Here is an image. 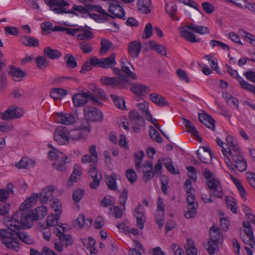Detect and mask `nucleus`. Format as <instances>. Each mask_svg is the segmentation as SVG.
Returning a JSON list of instances; mask_svg holds the SVG:
<instances>
[{"label":"nucleus","mask_w":255,"mask_h":255,"mask_svg":"<svg viewBox=\"0 0 255 255\" xmlns=\"http://www.w3.org/2000/svg\"><path fill=\"white\" fill-rule=\"evenodd\" d=\"M186 27L188 29H190L194 32L201 34L209 33V29L207 27L197 25L194 23H190V24L186 25Z\"/></svg>","instance_id":"obj_30"},{"label":"nucleus","mask_w":255,"mask_h":255,"mask_svg":"<svg viewBox=\"0 0 255 255\" xmlns=\"http://www.w3.org/2000/svg\"><path fill=\"white\" fill-rule=\"evenodd\" d=\"M184 121L186 130L191 133L198 142H202V138L198 135V132L194 125L188 120L184 119Z\"/></svg>","instance_id":"obj_21"},{"label":"nucleus","mask_w":255,"mask_h":255,"mask_svg":"<svg viewBox=\"0 0 255 255\" xmlns=\"http://www.w3.org/2000/svg\"><path fill=\"white\" fill-rule=\"evenodd\" d=\"M221 227L224 231H227L230 226V221L227 217L222 213L220 214Z\"/></svg>","instance_id":"obj_63"},{"label":"nucleus","mask_w":255,"mask_h":255,"mask_svg":"<svg viewBox=\"0 0 255 255\" xmlns=\"http://www.w3.org/2000/svg\"><path fill=\"white\" fill-rule=\"evenodd\" d=\"M149 132L150 137L153 140L158 143H161L162 142V138L159 133L153 127H151V128L150 129Z\"/></svg>","instance_id":"obj_61"},{"label":"nucleus","mask_w":255,"mask_h":255,"mask_svg":"<svg viewBox=\"0 0 255 255\" xmlns=\"http://www.w3.org/2000/svg\"><path fill=\"white\" fill-rule=\"evenodd\" d=\"M79 48L83 53H90L93 51L92 45L86 41H82L79 43Z\"/></svg>","instance_id":"obj_54"},{"label":"nucleus","mask_w":255,"mask_h":255,"mask_svg":"<svg viewBox=\"0 0 255 255\" xmlns=\"http://www.w3.org/2000/svg\"><path fill=\"white\" fill-rule=\"evenodd\" d=\"M97 66L102 68H113L117 64L116 61V54H112L109 57L98 59L96 57Z\"/></svg>","instance_id":"obj_14"},{"label":"nucleus","mask_w":255,"mask_h":255,"mask_svg":"<svg viewBox=\"0 0 255 255\" xmlns=\"http://www.w3.org/2000/svg\"><path fill=\"white\" fill-rule=\"evenodd\" d=\"M187 28L185 26L179 27L180 30V35L185 40L190 41L192 43L199 42L200 41L199 39H196V35L191 32L188 31L186 29Z\"/></svg>","instance_id":"obj_22"},{"label":"nucleus","mask_w":255,"mask_h":255,"mask_svg":"<svg viewBox=\"0 0 255 255\" xmlns=\"http://www.w3.org/2000/svg\"><path fill=\"white\" fill-rule=\"evenodd\" d=\"M198 117L200 121L208 128L214 130L215 121L206 113L199 114Z\"/></svg>","instance_id":"obj_16"},{"label":"nucleus","mask_w":255,"mask_h":255,"mask_svg":"<svg viewBox=\"0 0 255 255\" xmlns=\"http://www.w3.org/2000/svg\"><path fill=\"white\" fill-rule=\"evenodd\" d=\"M112 68L115 75L118 76V77L117 78L121 80L122 81L121 85L120 86V88H126L128 85L129 84L128 77L121 72V70H120L119 68L113 67Z\"/></svg>","instance_id":"obj_29"},{"label":"nucleus","mask_w":255,"mask_h":255,"mask_svg":"<svg viewBox=\"0 0 255 255\" xmlns=\"http://www.w3.org/2000/svg\"><path fill=\"white\" fill-rule=\"evenodd\" d=\"M23 114V112L21 109H18L14 106H10L1 114L0 118L2 120H10L15 118H19L22 116Z\"/></svg>","instance_id":"obj_12"},{"label":"nucleus","mask_w":255,"mask_h":255,"mask_svg":"<svg viewBox=\"0 0 255 255\" xmlns=\"http://www.w3.org/2000/svg\"><path fill=\"white\" fill-rule=\"evenodd\" d=\"M60 160L57 162H54L53 163V167L56 168L58 171H63L66 170V163H68L70 161L68 158L67 160L64 159H62L59 158Z\"/></svg>","instance_id":"obj_53"},{"label":"nucleus","mask_w":255,"mask_h":255,"mask_svg":"<svg viewBox=\"0 0 255 255\" xmlns=\"http://www.w3.org/2000/svg\"><path fill=\"white\" fill-rule=\"evenodd\" d=\"M127 59L126 58H121L120 60V63L121 64V70L126 74L127 77H129L133 80H136L137 79V77L135 74L131 72L129 70V67L125 65V61Z\"/></svg>","instance_id":"obj_38"},{"label":"nucleus","mask_w":255,"mask_h":255,"mask_svg":"<svg viewBox=\"0 0 255 255\" xmlns=\"http://www.w3.org/2000/svg\"><path fill=\"white\" fill-rule=\"evenodd\" d=\"M33 219L34 221L43 219L47 214V209L45 206H39L35 208L32 212Z\"/></svg>","instance_id":"obj_26"},{"label":"nucleus","mask_w":255,"mask_h":255,"mask_svg":"<svg viewBox=\"0 0 255 255\" xmlns=\"http://www.w3.org/2000/svg\"><path fill=\"white\" fill-rule=\"evenodd\" d=\"M89 99L98 103L97 98L88 91H82L81 93L75 94L72 97L73 104L76 107L84 106L88 102Z\"/></svg>","instance_id":"obj_5"},{"label":"nucleus","mask_w":255,"mask_h":255,"mask_svg":"<svg viewBox=\"0 0 255 255\" xmlns=\"http://www.w3.org/2000/svg\"><path fill=\"white\" fill-rule=\"evenodd\" d=\"M37 197V194L33 193L19 206L18 212H21V214H22V216L20 218L21 223V227L27 226L30 228L32 225V222L34 221L33 219L32 213H31V214H30L25 210L30 208L34 204Z\"/></svg>","instance_id":"obj_2"},{"label":"nucleus","mask_w":255,"mask_h":255,"mask_svg":"<svg viewBox=\"0 0 255 255\" xmlns=\"http://www.w3.org/2000/svg\"><path fill=\"white\" fill-rule=\"evenodd\" d=\"M95 59L96 57L94 56L87 60L82 65L81 69L80 71V73H85L86 72L89 71L92 69V66H97Z\"/></svg>","instance_id":"obj_34"},{"label":"nucleus","mask_w":255,"mask_h":255,"mask_svg":"<svg viewBox=\"0 0 255 255\" xmlns=\"http://www.w3.org/2000/svg\"><path fill=\"white\" fill-rule=\"evenodd\" d=\"M22 216L21 212H16L11 217H6L4 219V223L8 230L12 231L19 230L21 228L20 218Z\"/></svg>","instance_id":"obj_8"},{"label":"nucleus","mask_w":255,"mask_h":255,"mask_svg":"<svg viewBox=\"0 0 255 255\" xmlns=\"http://www.w3.org/2000/svg\"><path fill=\"white\" fill-rule=\"evenodd\" d=\"M61 214H56L55 215L51 214L49 215L46 219L47 227L48 228L53 227L58 224V220Z\"/></svg>","instance_id":"obj_45"},{"label":"nucleus","mask_w":255,"mask_h":255,"mask_svg":"<svg viewBox=\"0 0 255 255\" xmlns=\"http://www.w3.org/2000/svg\"><path fill=\"white\" fill-rule=\"evenodd\" d=\"M43 54L45 56L51 59H57L62 56V53L60 51L57 49H52L50 47H47L44 49Z\"/></svg>","instance_id":"obj_28"},{"label":"nucleus","mask_w":255,"mask_h":255,"mask_svg":"<svg viewBox=\"0 0 255 255\" xmlns=\"http://www.w3.org/2000/svg\"><path fill=\"white\" fill-rule=\"evenodd\" d=\"M153 28L151 23H148L146 24L142 37L143 39L149 38L152 34Z\"/></svg>","instance_id":"obj_60"},{"label":"nucleus","mask_w":255,"mask_h":255,"mask_svg":"<svg viewBox=\"0 0 255 255\" xmlns=\"http://www.w3.org/2000/svg\"><path fill=\"white\" fill-rule=\"evenodd\" d=\"M164 213L157 212L155 216V220L158 224V228L161 229L164 223Z\"/></svg>","instance_id":"obj_64"},{"label":"nucleus","mask_w":255,"mask_h":255,"mask_svg":"<svg viewBox=\"0 0 255 255\" xmlns=\"http://www.w3.org/2000/svg\"><path fill=\"white\" fill-rule=\"evenodd\" d=\"M77 222L79 226L82 228L90 226L92 224V220L90 218H86L84 214H81L78 216Z\"/></svg>","instance_id":"obj_43"},{"label":"nucleus","mask_w":255,"mask_h":255,"mask_svg":"<svg viewBox=\"0 0 255 255\" xmlns=\"http://www.w3.org/2000/svg\"><path fill=\"white\" fill-rule=\"evenodd\" d=\"M86 119L91 122H101L103 120L102 112L94 107L87 106L84 108Z\"/></svg>","instance_id":"obj_9"},{"label":"nucleus","mask_w":255,"mask_h":255,"mask_svg":"<svg viewBox=\"0 0 255 255\" xmlns=\"http://www.w3.org/2000/svg\"><path fill=\"white\" fill-rule=\"evenodd\" d=\"M210 238L208 240L212 241L215 245H218L219 241L222 238V234L220 229L215 226L212 227L210 229Z\"/></svg>","instance_id":"obj_19"},{"label":"nucleus","mask_w":255,"mask_h":255,"mask_svg":"<svg viewBox=\"0 0 255 255\" xmlns=\"http://www.w3.org/2000/svg\"><path fill=\"white\" fill-rule=\"evenodd\" d=\"M97 163L90 164L89 168V173L93 181L90 183V186L92 189H96L100 184L102 176L100 172H98L96 168Z\"/></svg>","instance_id":"obj_10"},{"label":"nucleus","mask_w":255,"mask_h":255,"mask_svg":"<svg viewBox=\"0 0 255 255\" xmlns=\"http://www.w3.org/2000/svg\"><path fill=\"white\" fill-rule=\"evenodd\" d=\"M231 179L232 180L234 184L236 185L238 190L241 195V196L243 198H245L246 196V191L242 185L240 180L236 177H234L233 175H231Z\"/></svg>","instance_id":"obj_52"},{"label":"nucleus","mask_w":255,"mask_h":255,"mask_svg":"<svg viewBox=\"0 0 255 255\" xmlns=\"http://www.w3.org/2000/svg\"><path fill=\"white\" fill-rule=\"evenodd\" d=\"M49 145L50 147L52 149V150L49 151L48 152V156L50 159L54 160H58L59 158H61L62 159H64L65 160H67L68 159V157L64 155L63 152L53 148L51 144Z\"/></svg>","instance_id":"obj_32"},{"label":"nucleus","mask_w":255,"mask_h":255,"mask_svg":"<svg viewBox=\"0 0 255 255\" xmlns=\"http://www.w3.org/2000/svg\"><path fill=\"white\" fill-rule=\"evenodd\" d=\"M50 206L52 209L54 211L56 214H61L62 213V205L61 202L58 199H52L50 201Z\"/></svg>","instance_id":"obj_48"},{"label":"nucleus","mask_w":255,"mask_h":255,"mask_svg":"<svg viewBox=\"0 0 255 255\" xmlns=\"http://www.w3.org/2000/svg\"><path fill=\"white\" fill-rule=\"evenodd\" d=\"M17 233V232L6 229L0 230V237L2 243L8 248H12L15 251L19 250Z\"/></svg>","instance_id":"obj_3"},{"label":"nucleus","mask_w":255,"mask_h":255,"mask_svg":"<svg viewBox=\"0 0 255 255\" xmlns=\"http://www.w3.org/2000/svg\"><path fill=\"white\" fill-rule=\"evenodd\" d=\"M130 90L136 95H142L149 92V88L140 83H134L131 86Z\"/></svg>","instance_id":"obj_24"},{"label":"nucleus","mask_w":255,"mask_h":255,"mask_svg":"<svg viewBox=\"0 0 255 255\" xmlns=\"http://www.w3.org/2000/svg\"><path fill=\"white\" fill-rule=\"evenodd\" d=\"M151 5L150 0H138L137 8L142 13H149L151 12Z\"/></svg>","instance_id":"obj_25"},{"label":"nucleus","mask_w":255,"mask_h":255,"mask_svg":"<svg viewBox=\"0 0 255 255\" xmlns=\"http://www.w3.org/2000/svg\"><path fill=\"white\" fill-rule=\"evenodd\" d=\"M54 190V189L53 186H48L44 188L39 195L37 194L38 195L37 198L38 197L40 198L42 203H46L48 201L49 199L52 196Z\"/></svg>","instance_id":"obj_20"},{"label":"nucleus","mask_w":255,"mask_h":255,"mask_svg":"<svg viewBox=\"0 0 255 255\" xmlns=\"http://www.w3.org/2000/svg\"><path fill=\"white\" fill-rule=\"evenodd\" d=\"M90 130V125L88 122L86 125H82L79 128L71 130L69 131V142L70 140L71 141H75L85 139Z\"/></svg>","instance_id":"obj_4"},{"label":"nucleus","mask_w":255,"mask_h":255,"mask_svg":"<svg viewBox=\"0 0 255 255\" xmlns=\"http://www.w3.org/2000/svg\"><path fill=\"white\" fill-rule=\"evenodd\" d=\"M117 175L115 173H112L110 176L106 177V183L110 189L113 190H116L117 189Z\"/></svg>","instance_id":"obj_39"},{"label":"nucleus","mask_w":255,"mask_h":255,"mask_svg":"<svg viewBox=\"0 0 255 255\" xmlns=\"http://www.w3.org/2000/svg\"><path fill=\"white\" fill-rule=\"evenodd\" d=\"M141 45L139 41H133L129 43L128 52L132 58L138 57L141 51Z\"/></svg>","instance_id":"obj_15"},{"label":"nucleus","mask_w":255,"mask_h":255,"mask_svg":"<svg viewBox=\"0 0 255 255\" xmlns=\"http://www.w3.org/2000/svg\"><path fill=\"white\" fill-rule=\"evenodd\" d=\"M113 43L109 40L106 39H102L101 40V47L100 50L101 55H104L109 50L112 46Z\"/></svg>","instance_id":"obj_47"},{"label":"nucleus","mask_w":255,"mask_h":255,"mask_svg":"<svg viewBox=\"0 0 255 255\" xmlns=\"http://www.w3.org/2000/svg\"><path fill=\"white\" fill-rule=\"evenodd\" d=\"M67 94V91L62 88H54L50 92V96L54 100L59 99Z\"/></svg>","instance_id":"obj_41"},{"label":"nucleus","mask_w":255,"mask_h":255,"mask_svg":"<svg viewBox=\"0 0 255 255\" xmlns=\"http://www.w3.org/2000/svg\"><path fill=\"white\" fill-rule=\"evenodd\" d=\"M185 249L187 255H197V250L192 240H187L185 245Z\"/></svg>","instance_id":"obj_33"},{"label":"nucleus","mask_w":255,"mask_h":255,"mask_svg":"<svg viewBox=\"0 0 255 255\" xmlns=\"http://www.w3.org/2000/svg\"><path fill=\"white\" fill-rule=\"evenodd\" d=\"M9 74L12 77L13 80L17 82L22 80L25 76L23 71L12 65L10 66Z\"/></svg>","instance_id":"obj_23"},{"label":"nucleus","mask_w":255,"mask_h":255,"mask_svg":"<svg viewBox=\"0 0 255 255\" xmlns=\"http://www.w3.org/2000/svg\"><path fill=\"white\" fill-rule=\"evenodd\" d=\"M212 194L218 198H222L223 196V189L221 184L213 187V188H210Z\"/></svg>","instance_id":"obj_55"},{"label":"nucleus","mask_w":255,"mask_h":255,"mask_svg":"<svg viewBox=\"0 0 255 255\" xmlns=\"http://www.w3.org/2000/svg\"><path fill=\"white\" fill-rule=\"evenodd\" d=\"M20 41L26 46L37 47L39 45V41L37 39L28 36L21 37Z\"/></svg>","instance_id":"obj_31"},{"label":"nucleus","mask_w":255,"mask_h":255,"mask_svg":"<svg viewBox=\"0 0 255 255\" xmlns=\"http://www.w3.org/2000/svg\"><path fill=\"white\" fill-rule=\"evenodd\" d=\"M226 202L228 208H229L233 213H236L237 208L236 207V203L234 199L232 197H227L226 199Z\"/></svg>","instance_id":"obj_59"},{"label":"nucleus","mask_w":255,"mask_h":255,"mask_svg":"<svg viewBox=\"0 0 255 255\" xmlns=\"http://www.w3.org/2000/svg\"><path fill=\"white\" fill-rule=\"evenodd\" d=\"M82 174L81 167L78 164H74L73 172L67 181L68 186H72L74 183L76 182L80 179Z\"/></svg>","instance_id":"obj_18"},{"label":"nucleus","mask_w":255,"mask_h":255,"mask_svg":"<svg viewBox=\"0 0 255 255\" xmlns=\"http://www.w3.org/2000/svg\"><path fill=\"white\" fill-rule=\"evenodd\" d=\"M144 156V153L143 151H138L134 153L135 167L137 172L141 168V162L143 161Z\"/></svg>","instance_id":"obj_42"},{"label":"nucleus","mask_w":255,"mask_h":255,"mask_svg":"<svg viewBox=\"0 0 255 255\" xmlns=\"http://www.w3.org/2000/svg\"><path fill=\"white\" fill-rule=\"evenodd\" d=\"M33 161L27 157H23L15 166L18 168H27L30 166H33Z\"/></svg>","instance_id":"obj_44"},{"label":"nucleus","mask_w":255,"mask_h":255,"mask_svg":"<svg viewBox=\"0 0 255 255\" xmlns=\"http://www.w3.org/2000/svg\"><path fill=\"white\" fill-rule=\"evenodd\" d=\"M109 4L108 10L112 14V15L110 14L109 17L115 18L116 17L122 18L123 19H126L125 13L123 7L122 6V2L117 0H111L110 2H108Z\"/></svg>","instance_id":"obj_6"},{"label":"nucleus","mask_w":255,"mask_h":255,"mask_svg":"<svg viewBox=\"0 0 255 255\" xmlns=\"http://www.w3.org/2000/svg\"><path fill=\"white\" fill-rule=\"evenodd\" d=\"M17 239L18 238L23 242L28 245H32L34 240L28 233L24 231H19L17 233Z\"/></svg>","instance_id":"obj_40"},{"label":"nucleus","mask_w":255,"mask_h":255,"mask_svg":"<svg viewBox=\"0 0 255 255\" xmlns=\"http://www.w3.org/2000/svg\"><path fill=\"white\" fill-rule=\"evenodd\" d=\"M37 67L41 70L46 68L49 65V61L44 56H38L35 59Z\"/></svg>","instance_id":"obj_49"},{"label":"nucleus","mask_w":255,"mask_h":255,"mask_svg":"<svg viewBox=\"0 0 255 255\" xmlns=\"http://www.w3.org/2000/svg\"><path fill=\"white\" fill-rule=\"evenodd\" d=\"M197 154L200 160L203 163H209L212 159V152L203 151L202 149H198L197 151Z\"/></svg>","instance_id":"obj_37"},{"label":"nucleus","mask_w":255,"mask_h":255,"mask_svg":"<svg viewBox=\"0 0 255 255\" xmlns=\"http://www.w3.org/2000/svg\"><path fill=\"white\" fill-rule=\"evenodd\" d=\"M239 83L242 88L248 90L255 94V86L249 84L243 79L239 78Z\"/></svg>","instance_id":"obj_58"},{"label":"nucleus","mask_w":255,"mask_h":255,"mask_svg":"<svg viewBox=\"0 0 255 255\" xmlns=\"http://www.w3.org/2000/svg\"><path fill=\"white\" fill-rule=\"evenodd\" d=\"M149 97L153 103L159 107H164L168 105L166 99L159 94H150Z\"/></svg>","instance_id":"obj_27"},{"label":"nucleus","mask_w":255,"mask_h":255,"mask_svg":"<svg viewBox=\"0 0 255 255\" xmlns=\"http://www.w3.org/2000/svg\"><path fill=\"white\" fill-rule=\"evenodd\" d=\"M101 83L105 86H111L113 87H120L122 81L117 77H109L103 76L100 79Z\"/></svg>","instance_id":"obj_17"},{"label":"nucleus","mask_w":255,"mask_h":255,"mask_svg":"<svg viewBox=\"0 0 255 255\" xmlns=\"http://www.w3.org/2000/svg\"><path fill=\"white\" fill-rule=\"evenodd\" d=\"M137 107L139 111L143 114H145L148 118H151V114L148 110V103L144 100H142L140 102L137 104Z\"/></svg>","instance_id":"obj_46"},{"label":"nucleus","mask_w":255,"mask_h":255,"mask_svg":"<svg viewBox=\"0 0 255 255\" xmlns=\"http://www.w3.org/2000/svg\"><path fill=\"white\" fill-rule=\"evenodd\" d=\"M80 28H81L80 32H82V33H79L77 35V38L78 40L86 41L91 40L93 38V34L91 31L84 29L82 27H80Z\"/></svg>","instance_id":"obj_35"},{"label":"nucleus","mask_w":255,"mask_h":255,"mask_svg":"<svg viewBox=\"0 0 255 255\" xmlns=\"http://www.w3.org/2000/svg\"><path fill=\"white\" fill-rule=\"evenodd\" d=\"M126 177L130 183H133L136 181L137 174L132 168L128 169L126 171Z\"/></svg>","instance_id":"obj_57"},{"label":"nucleus","mask_w":255,"mask_h":255,"mask_svg":"<svg viewBox=\"0 0 255 255\" xmlns=\"http://www.w3.org/2000/svg\"><path fill=\"white\" fill-rule=\"evenodd\" d=\"M149 46L152 50L156 51L158 54L165 56L167 54V51L164 46L157 44L155 41H150L149 42Z\"/></svg>","instance_id":"obj_36"},{"label":"nucleus","mask_w":255,"mask_h":255,"mask_svg":"<svg viewBox=\"0 0 255 255\" xmlns=\"http://www.w3.org/2000/svg\"><path fill=\"white\" fill-rule=\"evenodd\" d=\"M78 116L76 114L59 113L56 114V120L58 123L63 125L74 124L77 120Z\"/></svg>","instance_id":"obj_11"},{"label":"nucleus","mask_w":255,"mask_h":255,"mask_svg":"<svg viewBox=\"0 0 255 255\" xmlns=\"http://www.w3.org/2000/svg\"><path fill=\"white\" fill-rule=\"evenodd\" d=\"M110 97L113 99L116 106L118 108L122 110L126 109L125 102L123 98L115 95H111Z\"/></svg>","instance_id":"obj_50"},{"label":"nucleus","mask_w":255,"mask_h":255,"mask_svg":"<svg viewBox=\"0 0 255 255\" xmlns=\"http://www.w3.org/2000/svg\"><path fill=\"white\" fill-rule=\"evenodd\" d=\"M241 237L245 244L249 245L251 248H253L255 245V241L254 236H250V235L244 234L242 233H240Z\"/></svg>","instance_id":"obj_56"},{"label":"nucleus","mask_w":255,"mask_h":255,"mask_svg":"<svg viewBox=\"0 0 255 255\" xmlns=\"http://www.w3.org/2000/svg\"><path fill=\"white\" fill-rule=\"evenodd\" d=\"M219 145L223 154L226 158V164L232 172L238 171L242 172L247 169V161L238 144Z\"/></svg>","instance_id":"obj_1"},{"label":"nucleus","mask_w":255,"mask_h":255,"mask_svg":"<svg viewBox=\"0 0 255 255\" xmlns=\"http://www.w3.org/2000/svg\"><path fill=\"white\" fill-rule=\"evenodd\" d=\"M171 8L169 11L167 9V6L168 4L167 3L165 6L166 11L169 14L170 16L173 19H175L178 20L179 19L175 16V14L177 11V5L174 3H171Z\"/></svg>","instance_id":"obj_62"},{"label":"nucleus","mask_w":255,"mask_h":255,"mask_svg":"<svg viewBox=\"0 0 255 255\" xmlns=\"http://www.w3.org/2000/svg\"><path fill=\"white\" fill-rule=\"evenodd\" d=\"M46 4L49 7V9L57 14L73 13L71 11H66L64 6L69 4L64 0H46Z\"/></svg>","instance_id":"obj_7"},{"label":"nucleus","mask_w":255,"mask_h":255,"mask_svg":"<svg viewBox=\"0 0 255 255\" xmlns=\"http://www.w3.org/2000/svg\"><path fill=\"white\" fill-rule=\"evenodd\" d=\"M64 60L69 68H74L77 66L76 58L72 55L66 54L64 56Z\"/></svg>","instance_id":"obj_51"},{"label":"nucleus","mask_w":255,"mask_h":255,"mask_svg":"<svg viewBox=\"0 0 255 255\" xmlns=\"http://www.w3.org/2000/svg\"><path fill=\"white\" fill-rule=\"evenodd\" d=\"M69 134L68 128L66 127L60 126L56 128L54 134V138L57 142H69Z\"/></svg>","instance_id":"obj_13"}]
</instances>
